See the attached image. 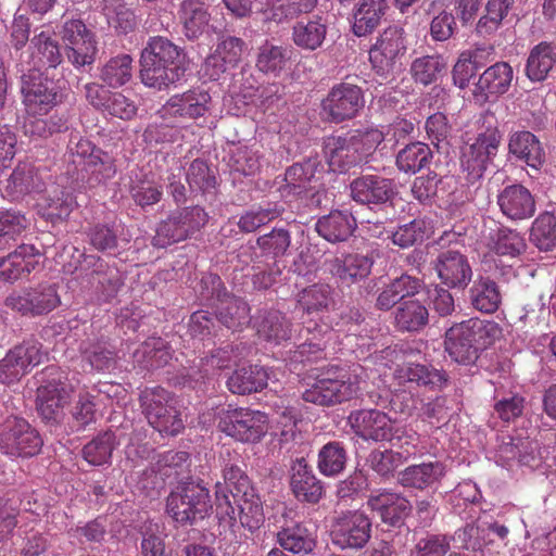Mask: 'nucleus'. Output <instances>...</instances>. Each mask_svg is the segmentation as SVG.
Wrapping results in <instances>:
<instances>
[{"label": "nucleus", "mask_w": 556, "mask_h": 556, "mask_svg": "<svg viewBox=\"0 0 556 556\" xmlns=\"http://www.w3.org/2000/svg\"><path fill=\"white\" fill-rule=\"evenodd\" d=\"M290 53L288 48L265 43L258 50L256 67L265 74L278 75L290 59Z\"/></svg>", "instance_id": "nucleus-59"}, {"label": "nucleus", "mask_w": 556, "mask_h": 556, "mask_svg": "<svg viewBox=\"0 0 556 556\" xmlns=\"http://www.w3.org/2000/svg\"><path fill=\"white\" fill-rule=\"evenodd\" d=\"M267 382V371L258 365H250L236 369L227 379V387L231 393L244 395L262 391Z\"/></svg>", "instance_id": "nucleus-41"}, {"label": "nucleus", "mask_w": 556, "mask_h": 556, "mask_svg": "<svg viewBox=\"0 0 556 556\" xmlns=\"http://www.w3.org/2000/svg\"><path fill=\"white\" fill-rule=\"evenodd\" d=\"M129 193L134 202L141 206H150L160 202L163 195L162 187L146 175L131 178Z\"/></svg>", "instance_id": "nucleus-64"}, {"label": "nucleus", "mask_w": 556, "mask_h": 556, "mask_svg": "<svg viewBox=\"0 0 556 556\" xmlns=\"http://www.w3.org/2000/svg\"><path fill=\"white\" fill-rule=\"evenodd\" d=\"M21 91L28 115H47L61 102L59 88L42 73L28 72V74H24Z\"/></svg>", "instance_id": "nucleus-15"}, {"label": "nucleus", "mask_w": 556, "mask_h": 556, "mask_svg": "<svg viewBox=\"0 0 556 556\" xmlns=\"http://www.w3.org/2000/svg\"><path fill=\"white\" fill-rule=\"evenodd\" d=\"M132 58L123 53L111 58L100 70L101 80L111 88H119L132 77Z\"/></svg>", "instance_id": "nucleus-52"}, {"label": "nucleus", "mask_w": 556, "mask_h": 556, "mask_svg": "<svg viewBox=\"0 0 556 556\" xmlns=\"http://www.w3.org/2000/svg\"><path fill=\"white\" fill-rule=\"evenodd\" d=\"M351 195L362 204L386 203L393 195V184L378 175H364L352 181Z\"/></svg>", "instance_id": "nucleus-29"}, {"label": "nucleus", "mask_w": 556, "mask_h": 556, "mask_svg": "<svg viewBox=\"0 0 556 556\" xmlns=\"http://www.w3.org/2000/svg\"><path fill=\"white\" fill-rule=\"evenodd\" d=\"M218 429L242 443H257L268 431V416L248 407L229 408L219 418Z\"/></svg>", "instance_id": "nucleus-7"}, {"label": "nucleus", "mask_w": 556, "mask_h": 556, "mask_svg": "<svg viewBox=\"0 0 556 556\" xmlns=\"http://www.w3.org/2000/svg\"><path fill=\"white\" fill-rule=\"evenodd\" d=\"M212 508L210 491L201 482L179 483L166 498V513L182 526L203 520Z\"/></svg>", "instance_id": "nucleus-5"}, {"label": "nucleus", "mask_w": 556, "mask_h": 556, "mask_svg": "<svg viewBox=\"0 0 556 556\" xmlns=\"http://www.w3.org/2000/svg\"><path fill=\"white\" fill-rule=\"evenodd\" d=\"M114 448L115 434L112 431H105L84 446L83 457L92 466H101L111 459Z\"/></svg>", "instance_id": "nucleus-58"}, {"label": "nucleus", "mask_w": 556, "mask_h": 556, "mask_svg": "<svg viewBox=\"0 0 556 556\" xmlns=\"http://www.w3.org/2000/svg\"><path fill=\"white\" fill-rule=\"evenodd\" d=\"M497 204L503 215L511 220L531 218L536 210L533 194L520 184L509 185L501 190Z\"/></svg>", "instance_id": "nucleus-23"}, {"label": "nucleus", "mask_w": 556, "mask_h": 556, "mask_svg": "<svg viewBox=\"0 0 556 556\" xmlns=\"http://www.w3.org/2000/svg\"><path fill=\"white\" fill-rule=\"evenodd\" d=\"M26 60L22 59L21 64H26V70L41 73L43 68H56L63 62V53L59 41L50 31L41 30L35 34L29 41ZM25 68H22V72Z\"/></svg>", "instance_id": "nucleus-20"}, {"label": "nucleus", "mask_w": 556, "mask_h": 556, "mask_svg": "<svg viewBox=\"0 0 556 556\" xmlns=\"http://www.w3.org/2000/svg\"><path fill=\"white\" fill-rule=\"evenodd\" d=\"M331 332L327 326L323 327L316 323H308L300 331L304 342L296 346L291 359L301 364H313L325 358L327 339Z\"/></svg>", "instance_id": "nucleus-26"}, {"label": "nucleus", "mask_w": 556, "mask_h": 556, "mask_svg": "<svg viewBox=\"0 0 556 556\" xmlns=\"http://www.w3.org/2000/svg\"><path fill=\"white\" fill-rule=\"evenodd\" d=\"M43 445L41 435L26 419L10 418L0 427V451L9 456L31 457Z\"/></svg>", "instance_id": "nucleus-10"}, {"label": "nucleus", "mask_w": 556, "mask_h": 556, "mask_svg": "<svg viewBox=\"0 0 556 556\" xmlns=\"http://www.w3.org/2000/svg\"><path fill=\"white\" fill-rule=\"evenodd\" d=\"M5 169L0 167V194L2 198L16 201L42 190L43 182L34 164L21 162L10 174Z\"/></svg>", "instance_id": "nucleus-18"}, {"label": "nucleus", "mask_w": 556, "mask_h": 556, "mask_svg": "<svg viewBox=\"0 0 556 556\" xmlns=\"http://www.w3.org/2000/svg\"><path fill=\"white\" fill-rule=\"evenodd\" d=\"M245 42L235 36L223 35L218 38L216 48L204 63L205 74L213 80L230 68H235L242 60Z\"/></svg>", "instance_id": "nucleus-21"}, {"label": "nucleus", "mask_w": 556, "mask_h": 556, "mask_svg": "<svg viewBox=\"0 0 556 556\" xmlns=\"http://www.w3.org/2000/svg\"><path fill=\"white\" fill-rule=\"evenodd\" d=\"M46 357L42 344L37 340H25L10 349L0 361V382L7 386L20 381Z\"/></svg>", "instance_id": "nucleus-13"}, {"label": "nucleus", "mask_w": 556, "mask_h": 556, "mask_svg": "<svg viewBox=\"0 0 556 556\" xmlns=\"http://www.w3.org/2000/svg\"><path fill=\"white\" fill-rule=\"evenodd\" d=\"M359 383L356 376L339 366L323 370L315 382L302 393V399L319 406H334L357 396Z\"/></svg>", "instance_id": "nucleus-4"}, {"label": "nucleus", "mask_w": 556, "mask_h": 556, "mask_svg": "<svg viewBox=\"0 0 556 556\" xmlns=\"http://www.w3.org/2000/svg\"><path fill=\"white\" fill-rule=\"evenodd\" d=\"M283 208L278 205H268L267 207L258 206L245 211L239 218L237 225L240 231L250 233L256 231L260 227L265 226L278 218Z\"/></svg>", "instance_id": "nucleus-63"}, {"label": "nucleus", "mask_w": 556, "mask_h": 556, "mask_svg": "<svg viewBox=\"0 0 556 556\" xmlns=\"http://www.w3.org/2000/svg\"><path fill=\"white\" fill-rule=\"evenodd\" d=\"M68 62L76 68L91 65L97 58L98 42L94 34H85L79 40L64 43Z\"/></svg>", "instance_id": "nucleus-55"}, {"label": "nucleus", "mask_w": 556, "mask_h": 556, "mask_svg": "<svg viewBox=\"0 0 556 556\" xmlns=\"http://www.w3.org/2000/svg\"><path fill=\"white\" fill-rule=\"evenodd\" d=\"M447 63L441 54L421 55L409 65L413 81L421 86L434 85L445 74Z\"/></svg>", "instance_id": "nucleus-45"}, {"label": "nucleus", "mask_w": 556, "mask_h": 556, "mask_svg": "<svg viewBox=\"0 0 556 556\" xmlns=\"http://www.w3.org/2000/svg\"><path fill=\"white\" fill-rule=\"evenodd\" d=\"M279 546L287 552L307 555L316 546V538L303 523L286 521L277 532Z\"/></svg>", "instance_id": "nucleus-36"}, {"label": "nucleus", "mask_w": 556, "mask_h": 556, "mask_svg": "<svg viewBox=\"0 0 556 556\" xmlns=\"http://www.w3.org/2000/svg\"><path fill=\"white\" fill-rule=\"evenodd\" d=\"M290 486L294 496L302 502L316 504L323 496L324 488L308 467L305 458H296L291 467Z\"/></svg>", "instance_id": "nucleus-30"}, {"label": "nucleus", "mask_w": 556, "mask_h": 556, "mask_svg": "<svg viewBox=\"0 0 556 556\" xmlns=\"http://www.w3.org/2000/svg\"><path fill=\"white\" fill-rule=\"evenodd\" d=\"M172 356L168 342L161 337H152L135 350L132 359L139 368L154 370L166 366Z\"/></svg>", "instance_id": "nucleus-37"}, {"label": "nucleus", "mask_w": 556, "mask_h": 556, "mask_svg": "<svg viewBox=\"0 0 556 556\" xmlns=\"http://www.w3.org/2000/svg\"><path fill=\"white\" fill-rule=\"evenodd\" d=\"M372 265L374 258L361 253H349L327 262L329 273L348 286L368 277Z\"/></svg>", "instance_id": "nucleus-27"}, {"label": "nucleus", "mask_w": 556, "mask_h": 556, "mask_svg": "<svg viewBox=\"0 0 556 556\" xmlns=\"http://www.w3.org/2000/svg\"><path fill=\"white\" fill-rule=\"evenodd\" d=\"M490 240L491 250L502 256L516 257L527 249L525 238L517 230L507 227L497 228Z\"/></svg>", "instance_id": "nucleus-53"}, {"label": "nucleus", "mask_w": 556, "mask_h": 556, "mask_svg": "<svg viewBox=\"0 0 556 556\" xmlns=\"http://www.w3.org/2000/svg\"><path fill=\"white\" fill-rule=\"evenodd\" d=\"M514 77L513 67L507 62H496L479 77L473 94L480 101L506 93Z\"/></svg>", "instance_id": "nucleus-28"}, {"label": "nucleus", "mask_w": 556, "mask_h": 556, "mask_svg": "<svg viewBox=\"0 0 556 556\" xmlns=\"http://www.w3.org/2000/svg\"><path fill=\"white\" fill-rule=\"evenodd\" d=\"M216 318L228 329L239 331L251 321L250 306L241 298L227 294L216 304Z\"/></svg>", "instance_id": "nucleus-42"}, {"label": "nucleus", "mask_w": 556, "mask_h": 556, "mask_svg": "<svg viewBox=\"0 0 556 556\" xmlns=\"http://www.w3.org/2000/svg\"><path fill=\"white\" fill-rule=\"evenodd\" d=\"M531 241L541 251H551L556 247V216L549 212L540 214L533 222Z\"/></svg>", "instance_id": "nucleus-57"}, {"label": "nucleus", "mask_w": 556, "mask_h": 556, "mask_svg": "<svg viewBox=\"0 0 556 556\" xmlns=\"http://www.w3.org/2000/svg\"><path fill=\"white\" fill-rule=\"evenodd\" d=\"M502 334L497 323L470 318L454 324L445 332V351L458 364H473L479 353L492 345Z\"/></svg>", "instance_id": "nucleus-2"}, {"label": "nucleus", "mask_w": 556, "mask_h": 556, "mask_svg": "<svg viewBox=\"0 0 556 556\" xmlns=\"http://www.w3.org/2000/svg\"><path fill=\"white\" fill-rule=\"evenodd\" d=\"M364 105L362 88L341 81L333 85L321 101V112L328 122L339 124L356 117Z\"/></svg>", "instance_id": "nucleus-11"}, {"label": "nucleus", "mask_w": 556, "mask_h": 556, "mask_svg": "<svg viewBox=\"0 0 556 556\" xmlns=\"http://www.w3.org/2000/svg\"><path fill=\"white\" fill-rule=\"evenodd\" d=\"M433 269L441 283L450 289H466L473 275L468 257L454 249L441 251L433 261Z\"/></svg>", "instance_id": "nucleus-19"}, {"label": "nucleus", "mask_w": 556, "mask_h": 556, "mask_svg": "<svg viewBox=\"0 0 556 556\" xmlns=\"http://www.w3.org/2000/svg\"><path fill=\"white\" fill-rule=\"evenodd\" d=\"M383 140V132L377 128L356 129L344 136L329 137L324 152L330 169L344 173L363 163Z\"/></svg>", "instance_id": "nucleus-3"}, {"label": "nucleus", "mask_w": 556, "mask_h": 556, "mask_svg": "<svg viewBox=\"0 0 556 556\" xmlns=\"http://www.w3.org/2000/svg\"><path fill=\"white\" fill-rule=\"evenodd\" d=\"M394 320L396 327L402 331H418L429 320L428 308L418 300L409 299L401 302L395 312Z\"/></svg>", "instance_id": "nucleus-48"}, {"label": "nucleus", "mask_w": 556, "mask_h": 556, "mask_svg": "<svg viewBox=\"0 0 556 556\" xmlns=\"http://www.w3.org/2000/svg\"><path fill=\"white\" fill-rule=\"evenodd\" d=\"M445 475L441 462H428L406 467L399 475V482L406 488L425 490L439 482Z\"/></svg>", "instance_id": "nucleus-40"}, {"label": "nucleus", "mask_w": 556, "mask_h": 556, "mask_svg": "<svg viewBox=\"0 0 556 556\" xmlns=\"http://www.w3.org/2000/svg\"><path fill=\"white\" fill-rule=\"evenodd\" d=\"M331 300V288L323 283L309 286L298 295L299 305L307 314L328 309Z\"/></svg>", "instance_id": "nucleus-61"}, {"label": "nucleus", "mask_w": 556, "mask_h": 556, "mask_svg": "<svg viewBox=\"0 0 556 556\" xmlns=\"http://www.w3.org/2000/svg\"><path fill=\"white\" fill-rule=\"evenodd\" d=\"M493 412L503 422H514L520 418L526 408V397L517 392L503 393L495 390Z\"/></svg>", "instance_id": "nucleus-54"}, {"label": "nucleus", "mask_w": 556, "mask_h": 556, "mask_svg": "<svg viewBox=\"0 0 556 556\" xmlns=\"http://www.w3.org/2000/svg\"><path fill=\"white\" fill-rule=\"evenodd\" d=\"M316 231L325 240L336 243L346 241L356 228L354 216L348 211L333 210L316 223Z\"/></svg>", "instance_id": "nucleus-35"}, {"label": "nucleus", "mask_w": 556, "mask_h": 556, "mask_svg": "<svg viewBox=\"0 0 556 556\" xmlns=\"http://www.w3.org/2000/svg\"><path fill=\"white\" fill-rule=\"evenodd\" d=\"M232 500H230L229 494L225 493V488L216 483L215 504L217 514L231 520L239 518L241 525L250 530L260 528L264 521V514L261 500L255 494L254 489L251 491V496H235Z\"/></svg>", "instance_id": "nucleus-14"}, {"label": "nucleus", "mask_w": 556, "mask_h": 556, "mask_svg": "<svg viewBox=\"0 0 556 556\" xmlns=\"http://www.w3.org/2000/svg\"><path fill=\"white\" fill-rule=\"evenodd\" d=\"M316 173L317 165L315 162L306 161L304 163L293 164L286 170L283 191L300 195L317 190L320 184Z\"/></svg>", "instance_id": "nucleus-43"}, {"label": "nucleus", "mask_w": 556, "mask_h": 556, "mask_svg": "<svg viewBox=\"0 0 556 556\" xmlns=\"http://www.w3.org/2000/svg\"><path fill=\"white\" fill-rule=\"evenodd\" d=\"M177 402L174 393L162 387L144 388L139 394V403L149 425H160L159 414L169 403Z\"/></svg>", "instance_id": "nucleus-50"}, {"label": "nucleus", "mask_w": 556, "mask_h": 556, "mask_svg": "<svg viewBox=\"0 0 556 556\" xmlns=\"http://www.w3.org/2000/svg\"><path fill=\"white\" fill-rule=\"evenodd\" d=\"M406 50L404 30L396 26L387 27L369 49V62L372 70L380 76H388L404 56Z\"/></svg>", "instance_id": "nucleus-16"}, {"label": "nucleus", "mask_w": 556, "mask_h": 556, "mask_svg": "<svg viewBox=\"0 0 556 556\" xmlns=\"http://www.w3.org/2000/svg\"><path fill=\"white\" fill-rule=\"evenodd\" d=\"M177 14L182 33L189 40L198 39L211 21L205 0H181Z\"/></svg>", "instance_id": "nucleus-33"}, {"label": "nucleus", "mask_w": 556, "mask_h": 556, "mask_svg": "<svg viewBox=\"0 0 556 556\" xmlns=\"http://www.w3.org/2000/svg\"><path fill=\"white\" fill-rule=\"evenodd\" d=\"M395 377L401 382H414L417 386L428 387L432 390H441L448 382V376L444 370L416 363L399 366L395 370Z\"/></svg>", "instance_id": "nucleus-38"}, {"label": "nucleus", "mask_w": 556, "mask_h": 556, "mask_svg": "<svg viewBox=\"0 0 556 556\" xmlns=\"http://www.w3.org/2000/svg\"><path fill=\"white\" fill-rule=\"evenodd\" d=\"M346 463V451L342 443L333 441L325 444L318 453L319 471L328 477L340 473Z\"/></svg>", "instance_id": "nucleus-60"}, {"label": "nucleus", "mask_w": 556, "mask_h": 556, "mask_svg": "<svg viewBox=\"0 0 556 556\" xmlns=\"http://www.w3.org/2000/svg\"><path fill=\"white\" fill-rule=\"evenodd\" d=\"M470 303L477 311L492 314L502 302L497 283L490 277L479 276L469 289Z\"/></svg>", "instance_id": "nucleus-46"}, {"label": "nucleus", "mask_w": 556, "mask_h": 556, "mask_svg": "<svg viewBox=\"0 0 556 556\" xmlns=\"http://www.w3.org/2000/svg\"><path fill=\"white\" fill-rule=\"evenodd\" d=\"M349 422L356 435L377 442L389 439L393 426L390 417L379 409L352 412Z\"/></svg>", "instance_id": "nucleus-22"}, {"label": "nucleus", "mask_w": 556, "mask_h": 556, "mask_svg": "<svg viewBox=\"0 0 556 556\" xmlns=\"http://www.w3.org/2000/svg\"><path fill=\"white\" fill-rule=\"evenodd\" d=\"M509 153L527 165L538 168L544 162L545 153L538 137L528 130H518L509 136Z\"/></svg>", "instance_id": "nucleus-39"}, {"label": "nucleus", "mask_w": 556, "mask_h": 556, "mask_svg": "<svg viewBox=\"0 0 556 556\" xmlns=\"http://www.w3.org/2000/svg\"><path fill=\"white\" fill-rule=\"evenodd\" d=\"M211 94L201 88H192L173 94L157 111L163 123H181L198 119L210 111Z\"/></svg>", "instance_id": "nucleus-12"}, {"label": "nucleus", "mask_w": 556, "mask_h": 556, "mask_svg": "<svg viewBox=\"0 0 556 556\" xmlns=\"http://www.w3.org/2000/svg\"><path fill=\"white\" fill-rule=\"evenodd\" d=\"M177 402L174 393L162 387L144 388L139 394V403L149 425H160L159 414L169 403Z\"/></svg>", "instance_id": "nucleus-51"}, {"label": "nucleus", "mask_w": 556, "mask_h": 556, "mask_svg": "<svg viewBox=\"0 0 556 556\" xmlns=\"http://www.w3.org/2000/svg\"><path fill=\"white\" fill-rule=\"evenodd\" d=\"M68 402L70 393L65 388L45 386L38 389L37 409L47 421H56Z\"/></svg>", "instance_id": "nucleus-49"}, {"label": "nucleus", "mask_w": 556, "mask_h": 556, "mask_svg": "<svg viewBox=\"0 0 556 556\" xmlns=\"http://www.w3.org/2000/svg\"><path fill=\"white\" fill-rule=\"evenodd\" d=\"M5 305L23 316H42L51 313L61 304L58 285L39 282L10 293Z\"/></svg>", "instance_id": "nucleus-8"}, {"label": "nucleus", "mask_w": 556, "mask_h": 556, "mask_svg": "<svg viewBox=\"0 0 556 556\" xmlns=\"http://www.w3.org/2000/svg\"><path fill=\"white\" fill-rule=\"evenodd\" d=\"M502 137L496 127L489 128L462 149L460 168L468 184L473 185L483 177L489 162L497 153Z\"/></svg>", "instance_id": "nucleus-9"}, {"label": "nucleus", "mask_w": 556, "mask_h": 556, "mask_svg": "<svg viewBox=\"0 0 556 556\" xmlns=\"http://www.w3.org/2000/svg\"><path fill=\"white\" fill-rule=\"evenodd\" d=\"M328 28L327 14H313L295 22L292 26L291 39L301 50L316 51L326 41Z\"/></svg>", "instance_id": "nucleus-24"}, {"label": "nucleus", "mask_w": 556, "mask_h": 556, "mask_svg": "<svg viewBox=\"0 0 556 556\" xmlns=\"http://www.w3.org/2000/svg\"><path fill=\"white\" fill-rule=\"evenodd\" d=\"M556 66V43L541 41L529 51L525 75L532 83L544 81Z\"/></svg>", "instance_id": "nucleus-34"}, {"label": "nucleus", "mask_w": 556, "mask_h": 556, "mask_svg": "<svg viewBox=\"0 0 556 556\" xmlns=\"http://www.w3.org/2000/svg\"><path fill=\"white\" fill-rule=\"evenodd\" d=\"M433 153L428 144L415 141L406 144L396 154V166L403 173L416 174L429 167Z\"/></svg>", "instance_id": "nucleus-47"}, {"label": "nucleus", "mask_w": 556, "mask_h": 556, "mask_svg": "<svg viewBox=\"0 0 556 556\" xmlns=\"http://www.w3.org/2000/svg\"><path fill=\"white\" fill-rule=\"evenodd\" d=\"M140 65L142 84L156 90L180 81L187 71L182 49L163 36L149 39L141 52Z\"/></svg>", "instance_id": "nucleus-1"}, {"label": "nucleus", "mask_w": 556, "mask_h": 556, "mask_svg": "<svg viewBox=\"0 0 556 556\" xmlns=\"http://www.w3.org/2000/svg\"><path fill=\"white\" fill-rule=\"evenodd\" d=\"M23 125L24 134L34 139H47L54 134L64 131L66 119L59 115H51L49 118H37L29 115Z\"/></svg>", "instance_id": "nucleus-62"}, {"label": "nucleus", "mask_w": 556, "mask_h": 556, "mask_svg": "<svg viewBox=\"0 0 556 556\" xmlns=\"http://www.w3.org/2000/svg\"><path fill=\"white\" fill-rule=\"evenodd\" d=\"M257 336L266 342L280 344L291 339V323L279 311H268L255 321Z\"/></svg>", "instance_id": "nucleus-44"}, {"label": "nucleus", "mask_w": 556, "mask_h": 556, "mask_svg": "<svg viewBox=\"0 0 556 556\" xmlns=\"http://www.w3.org/2000/svg\"><path fill=\"white\" fill-rule=\"evenodd\" d=\"M371 538V520L363 511L340 517L331 531L332 543L342 549H361Z\"/></svg>", "instance_id": "nucleus-17"}, {"label": "nucleus", "mask_w": 556, "mask_h": 556, "mask_svg": "<svg viewBox=\"0 0 556 556\" xmlns=\"http://www.w3.org/2000/svg\"><path fill=\"white\" fill-rule=\"evenodd\" d=\"M207 222V213L199 205L175 210L159 224L153 244L157 248H166L185 241L199 232Z\"/></svg>", "instance_id": "nucleus-6"}, {"label": "nucleus", "mask_w": 556, "mask_h": 556, "mask_svg": "<svg viewBox=\"0 0 556 556\" xmlns=\"http://www.w3.org/2000/svg\"><path fill=\"white\" fill-rule=\"evenodd\" d=\"M37 206L43 218L56 224L68 218L77 201L72 190L53 187L38 200Z\"/></svg>", "instance_id": "nucleus-31"}, {"label": "nucleus", "mask_w": 556, "mask_h": 556, "mask_svg": "<svg viewBox=\"0 0 556 556\" xmlns=\"http://www.w3.org/2000/svg\"><path fill=\"white\" fill-rule=\"evenodd\" d=\"M41 254L31 244H21L0 258V280L13 282L29 275L40 263Z\"/></svg>", "instance_id": "nucleus-25"}, {"label": "nucleus", "mask_w": 556, "mask_h": 556, "mask_svg": "<svg viewBox=\"0 0 556 556\" xmlns=\"http://www.w3.org/2000/svg\"><path fill=\"white\" fill-rule=\"evenodd\" d=\"M367 505L378 514L383 523L392 527L401 525L410 509L409 502L405 497L386 490L371 494Z\"/></svg>", "instance_id": "nucleus-32"}, {"label": "nucleus", "mask_w": 556, "mask_h": 556, "mask_svg": "<svg viewBox=\"0 0 556 556\" xmlns=\"http://www.w3.org/2000/svg\"><path fill=\"white\" fill-rule=\"evenodd\" d=\"M83 359L98 372L113 370L117 365V353L114 348L109 346L106 341L99 340L90 343L83 351Z\"/></svg>", "instance_id": "nucleus-56"}]
</instances>
